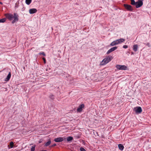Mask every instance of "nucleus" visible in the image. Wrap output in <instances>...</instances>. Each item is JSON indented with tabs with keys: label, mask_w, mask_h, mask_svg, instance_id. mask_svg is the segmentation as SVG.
Listing matches in <instances>:
<instances>
[{
	"label": "nucleus",
	"mask_w": 151,
	"mask_h": 151,
	"mask_svg": "<svg viewBox=\"0 0 151 151\" xmlns=\"http://www.w3.org/2000/svg\"><path fill=\"white\" fill-rule=\"evenodd\" d=\"M112 59V57L111 56H109L106 58H104L101 63V64L102 65H105L109 62L111 61Z\"/></svg>",
	"instance_id": "2"
},
{
	"label": "nucleus",
	"mask_w": 151,
	"mask_h": 151,
	"mask_svg": "<svg viewBox=\"0 0 151 151\" xmlns=\"http://www.w3.org/2000/svg\"><path fill=\"white\" fill-rule=\"evenodd\" d=\"M35 145L32 146L31 148V151H34L35 149Z\"/></svg>",
	"instance_id": "21"
},
{
	"label": "nucleus",
	"mask_w": 151,
	"mask_h": 151,
	"mask_svg": "<svg viewBox=\"0 0 151 151\" xmlns=\"http://www.w3.org/2000/svg\"><path fill=\"white\" fill-rule=\"evenodd\" d=\"M123 47L125 49L127 48H128V46L126 45H124L123 46Z\"/></svg>",
	"instance_id": "26"
},
{
	"label": "nucleus",
	"mask_w": 151,
	"mask_h": 151,
	"mask_svg": "<svg viewBox=\"0 0 151 151\" xmlns=\"http://www.w3.org/2000/svg\"><path fill=\"white\" fill-rule=\"evenodd\" d=\"M6 19L5 18L0 19V22H4L6 21Z\"/></svg>",
	"instance_id": "20"
},
{
	"label": "nucleus",
	"mask_w": 151,
	"mask_h": 151,
	"mask_svg": "<svg viewBox=\"0 0 151 151\" xmlns=\"http://www.w3.org/2000/svg\"><path fill=\"white\" fill-rule=\"evenodd\" d=\"M52 97H53V98H53V96L52 95Z\"/></svg>",
	"instance_id": "32"
},
{
	"label": "nucleus",
	"mask_w": 151,
	"mask_h": 151,
	"mask_svg": "<svg viewBox=\"0 0 151 151\" xmlns=\"http://www.w3.org/2000/svg\"><path fill=\"white\" fill-rule=\"evenodd\" d=\"M29 13L30 14H33L37 12V10L36 9L33 8L30 9L29 11Z\"/></svg>",
	"instance_id": "12"
},
{
	"label": "nucleus",
	"mask_w": 151,
	"mask_h": 151,
	"mask_svg": "<svg viewBox=\"0 0 151 151\" xmlns=\"http://www.w3.org/2000/svg\"><path fill=\"white\" fill-rule=\"evenodd\" d=\"M14 15L10 13H7L5 14V16L9 20L11 21L14 18V19L12 21V23H14L16 22L19 20V15L16 13H14Z\"/></svg>",
	"instance_id": "1"
},
{
	"label": "nucleus",
	"mask_w": 151,
	"mask_h": 151,
	"mask_svg": "<svg viewBox=\"0 0 151 151\" xmlns=\"http://www.w3.org/2000/svg\"><path fill=\"white\" fill-rule=\"evenodd\" d=\"M116 68L119 70H126L127 69V67L124 65H116Z\"/></svg>",
	"instance_id": "3"
},
{
	"label": "nucleus",
	"mask_w": 151,
	"mask_h": 151,
	"mask_svg": "<svg viewBox=\"0 0 151 151\" xmlns=\"http://www.w3.org/2000/svg\"><path fill=\"white\" fill-rule=\"evenodd\" d=\"M134 110L137 114H140L142 111L141 108L140 107L137 106L134 108Z\"/></svg>",
	"instance_id": "4"
},
{
	"label": "nucleus",
	"mask_w": 151,
	"mask_h": 151,
	"mask_svg": "<svg viewBox=\"0 0 151 151\" xmlns=\"http://www.w3.org/2000/svg\"><path fill=\"white\" fill-rule=\"evenodd\" d=\"M146 45L149 46V43H147Z\"/></svg>",
	"instance_id": "28"
},
{
	"label": "nucleus",
	"mask_w": 151,
	"mask_h": 151,
	"mask_svg": "<svg viewBox=\"0 0 151 151\" xmlns=\"http://www.w3.org/2000/svg\"><path fill=\"white\" fill-rule=\"evenodd\" d=\"M0 4H3V3L2 2L0 1Z\"/></svg>",
	"instance_id": "30"
},
{
	"label": "nucleus",
	"mask_w": 151,
	"mask_h": 151,
	"mask_svg": "<svg viewBox=\"0 0 151 151\" xmlns=\"http://www.w3.org/2000/svg\"><path fill=\"white\" fill-rule=\"evenodd\" d=\"M115 45H116L114 41L112 42L110 44V45L111 46H114Z\"/></svg>",
	"instance_id": "22"
},
{
	"label": "nucleus",
	"mask_w": 151,
	"mask_h": 151,
	"mask_svg": "<svg viewBox=\"0 0 151 151\" xmlns=\"http://www.w3.org/2000/svg\"><path fill=\"white\" fill-rule=\"evenodd\" d=\"M32 0H26V3L27 5H29L32 2Z\"/></svg>",
	"instance_id": "17"
},
{
	"label": "nucleus",
	"mask_w": 151,
	"mask_h": 151,
	"mask_svg": "<svg viewBox=\"0 0 151 151\" xmlns=\"http://www.w3.org/2000/svg\"><path fill=\"white\" fill-rule=\"evenodd\" d=\"M131 1V4L132 5H135L136 3V2H135L134 0H130Z\"/></svg>",
	"instance_id": "19"
},
{
	"label": "nucleus",
	"mask_w": 151,
	"mask_h": 151,
	"mask_svg": "<svg viewBox=\"0 0 151 151\" xmlns=\"http://www.w3.org/2000/svg\"><path fill=\"white\" fill-rule=\"evenodd\" d=\"M131 55H132L134 54V52H131Z\"/></svg>",
	"instance_id": "29"
},
{
	"label": "nucleus",
	"mask_w": 151,
	"mask_h": 151,
	"mask_svg": "<svg viewBox=\"0 0 151 151\" xmlns=\"http://www.w3.org/2000/svg\"><path fill=\"white\" fill-rule=\"evenodd\" d=\"M39 54L40 55H42L44 56H45L46 55L45 53L44 52H40Z\"/></svg>",
	"instance_id": "23"
},
{
	"label": "nucleus",
	"mask_w": 151,
	"mask_h": 151,
	"mask_svg": "<svg viewBox=\"0 0 151 151\" xmlns=\"http://www.w3.org/2000/svg\"><path fill=\"white\" fill-rule=\"evenodd\" d=\"M11 73L9 72L8 75L6 76V78L5 79L4 81L6 82L9 81L11 77Z\"/></svg>",
	"instance_id": "11"
},
{
	"label": "nucleus",
	"mask_w": 151,
	"mask_h": 151,
	"mask_svg": "<svg viewBox=\"0 0 151 151\" xmlns=\"http://www.w3.org/2000/svg\"><path fill=\"white\" fill-rule=\"evenodd\" d=\"M138 48V45H134L133 47V50L135 52L137 51Z\"/></svg>",
	"instance_id": "14"
},
{
	"label": "nucleus",
	"mask_w": 151,
	"mask_h": 151,
	"mask_svg": "<svg viewBox=\"0 0 151 151\" xmlns=\"http://www.w3.org/2000/svg\"><path fill=\"white\" fill-rule=\"evenodd\" d=\"M57 146V144H54L53 145H51V147H53Z\"/></svg>",
	"instance_id": "27"
},
{
	"label": "nucleus",
	"mask_w": 151,
	"mask_h": 151,
	"mask_svg": "<svg viewBox=\"0 0 151 151\" xmlns=\"http://www.w3.org/2000/svg\"><path fill=\"white\" fill-rule=\"evenodd\" d=\"M80 150L81 151H86L85 149L82 147L80 148Z\"/></svg>",
	"instance_id": "24"
},
{
	"label": "nucleus",
	"mask_w": 151,
	"mask_h": 151,
	"mask_svg": "<svg viewBox=\"0 0 151 151\" xmlns=\"http://www.w3.org/2000/svg\"><path fill=\"white\" fill-rule=\"evenodd\" d=\"M42 59L44 61V63L45 64L46 63V60L45 58L43 57L42 58Z\"/></svg>",
	"instance_id": "25"
},
{
	"label": "nucleus",
	"mask_w": 151,
	"mask_h": 151,
	"mask_svg": "<svg viewBox=\"0 0 151 151\" xmlns=\"http://www.w3.org/2000/svg\"><path fill=\"white\" fill-rule=\"evenodd\" d=\"M73 139V137H72L70 136L68 137L67 138V140L68 142H69L72 140Z\"/></svg>",
	"instance_id": "16"
},
{
	"label": "nucleus",
	"mask_w": 151,
	"mask_h": 151,
	"mask_svg": "<svg viewBox=\"0 0 151 151\" xmlns=\"http://www.w3.org/2000/svg\"><path fill=\"white\" fill-rule=\"evenodd\" d=\"M14 146V143L12 142H11L9 144V145H8V148L10 149L13 147Z\"/></svg>",
	"instance_id": "15"
},
{
	"label": "nucleus",
	"mask_w": 151,
	"mask_h": 151,
	"mask_svg": "<svg viewBox=\"0 0 151 151\" xmlns=\"http://www.w3.org/2000/svg\"><path fill=\"white\" fill-rule=\"evenodd\" d=\"M124 6L125 9H127L128 11H132L133 10L132 6L126 4H124Z\"/></svg>",
	"instance_id": "6"
},
{
	"label": "nucleus",
	"mask_w": 151,
	"mask_h": 151,
	"mask_svg": "<svg viewBox=\"0 0 151 151\" xmlns=\"http://www.w3.org/2000/svg\"><path fill=\"white\" fill-rule=\"evenodd\" d=\"M117 48V47H114L109 50L107 52L106 54H108L110 53L111 52L114 51L116 50Z\"/></svg>",
	"instance_id": "9"
},
{
	"label": "nucleus",
	"mask_w": 151,
	"mask_h": 151,
	"mask_svg": "<svg viewBox=\"0 0 151 151\" xmlns=\"http://www.w3.org/2000/svg\"><path fill=\"white\" fill-rule=\"evenodd\" d=\"M40 151H46V150H41Z\"/></svg>",
	"instance_id": "31"
},
{
	"label": "nucleus",
	"mask_w": 151,
	"mask_h": 151,
	"mask_svg": "<svg viewBox=\"0 0 151 151\" xmlns=\"http://www.w3.org/2000/svg\"><path fill=\"white\" fill-rule=\"evenodd\" d=\"M84 107V104H81L78 107L77 109V111L78 112H81L82 110V109Z\"/></svg>",
	"instance_id": "10"
},
{
	"label": "nucleus",
	"mask_w": 151,
	"mask_h": 151,
	"mask_svg": "<svg viewBox=\"0 0 151 151\" xmlns=\"http://www.w3.org/2000/svg\"><path fill=\"white\" fill-rule=\"evenodd\" d=\"M124 41V39L123 38H121L120 39L116 40L114 41L115 42L116 45H117L119 43L123 42Z\"/></svg>",
	"instance_id": "8"
},
{
	"label": "nucleus",
	"mask_w": 151,
	"mask_h": 151,
	"mask_svg": "<svg viewBox=\"0 0 151 151\" xmlns=\"http://www.w3.org/2000/svg\"><path fill=\"white\" fill-rule=\"evenodd\" d=\"M143 3L142 1H139L136 2L135 5L137 8H138L141 7L143 5Z\"/></svg>",
	"instance_id": "7"
},
{
	"label": "nucleus",
	"mask_w": 151,
	"mask_h": 151,
	"mask_svg": "<svg viewBox=\"0 0 151 151\" xmlns=\"http://www.w3.org/2000/svg\"><path fill=\"white\" fill-rule=\"evenodd\" d=\"M118 147L119 149L121 150H122L124 148L123 145L122 144H119L118 145Z\"/></svg>",
	"instance_id": "13"
},
{
	"label": "nucleus",
	"mask_w": 151,
	"mask_h": 151,
	"mask_svg": "<svg viewBox=\"0 0 151 151\" xmlns=\"http://www.w3.org/2000/svg\"><path fill=\"white\" fill-rule=\"evenodd\" d=\"M66 138L64 137H59L54 139V141L56 142H60L65 140Z\"/></svg>",
	"instance_id": "5"
},
{
	"label": "nucleus",
	"mask_w": 151,
	"mask_h": 151,
	"mask_svg": "<svg viewBox=\"0 0 151 151\" xmlns=\"http://www.w3.org/2000/svg\"><path fill=\"white\" fill-rule=\"evenodd\" d=\"M51 142L50 140L47 142L45 144V146L47 147L48 146L51 144Z\"/></svg>",
	"instance_id": "18"
}]
</instances>
